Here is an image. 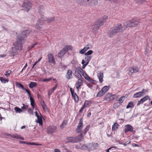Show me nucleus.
Returning <instances> with one entry per match:
<instances>
[{
    "label": "nucleus",
    "instance_id": "603ef678",
    "mask_svg": "<svg viewBox=\"0 0 152 152\" xmlns=\"http://www.w3.org/2000/svg\"><path fill=\"white\" fill-rule=\"evenodd\" d=\"M54 90H53V89H51L49 90L48 92V95L49 96H51L52 94L54 92Z\"/></svg>",
    "mask_w": 152,
    "mask_h": 152
},
{
    "label": "nucleus",
    "instance_id": "4d7b16f0",
    "mask_svg": "<svg viewBox=\"0 0 152 152\" xmlns=\"http://www.w3.org/2000/svg\"><path fill=\"white\" fill-rule=\"evenodd\" d=\"M23 106L22 107L23 109H27L28 108V105H25L24 104H23Z\"/></svg>",
    "mask_w": 152,
    "mask_h": 152
},
{
    "label": "nucleus",
    "instance_id": "7c9ffc66",
    "mask_svg": "<svg viewBox=\"0 0 152 152\" xmlns=\"http://www.w3.org/2000/svg\"><path fill=\"white\" fill-rule=\"evenodd\" d=\"M30 100L31 102V105L33 108L34 107L35 101L34 99L31 97H30Z\"/></svg>",
    "mask_w": 152,
    "mask_h": 152
},
{
    "label": "nucleus",
    "instance_id": "a211bd4d",
    "mask_svg": "<svg viewBox=\"0 0 152 152\" xmlns=\"http://www.w3.org/2000/svg\"><path fill=\"white\" fill-rule=\"evenodd\" d=\"M149 98V97L148 96H147L141 99L137 104V105L139 106L140 104H142L144 102Z\"/></svg>",
    "mask_w": 152,
    "mask_h": 152
},
{
    "label": "nucleus",
    "instance_id": "09e8293b",
    "mask_svg": "<svg viewBox=\"0 0 152 152\" xmlns=\"http://www.w3.org/2000/svg\"><path fill=\"white\" fill-rule=\"evenodd\" d=\"M82 75L86 80H87L89 77L85 72H84L82 74Z\"/></svg>",
    "mask_w": 152,
    "mask_h": 152
},
{
    "label": "nucleus",
    "instance_id": "49530a36",
    "mask_svg": "<svg viewBox=\"0 0 152 152\" xmlns=\"http://www.w3.org/2000/svg\"><path fill=\"white\" fill-rule=\"evenodd\" d=\"M86 80L94 84V82H95V81L94 80H93L91 78L89 77H88V78Z\"/></svg>",
    "mask_w": 152,
    "mask_h": 152
},
{
    "label": "nucleus",
    "instance_id": "a878e982",
    "mask_svg": "<svg viewBox=\"0 0 152 152\" xmlns=\"http://www.w3.org/2000/svg\"><path fill=\"white\" fill-rule=\"evenodd\" d=\"M37 84L36 82H31L29 85V87L31 88H32L36 86Z\"/></svg>",
    "mask_w": 152,
    "mask_h": 152
},
{
    "label": "nucleus",
    "instance_id": "72a5a7b5",
    "mask_svg": "<svg viewBox=\"0 0 152 152\" xmlns=\"http://www.w3.org/2000/svg\"><path fill=\"white\" fill-rule=\"evenodd\" d=\"M104 94L102 91L101 90L97 93L96 95L97 97H100Z\"/></svg>",
    "mask_w": 152,
    "mask_h": 152
},
{
    "label": "nucleus",
    "instance_id": "bf43d9fd",
    "mask_svg": "<svg viewBox=\"0 0 152 152\" xmlns=\"http://www.w3.org/2000/svg\"><path fill=\"white\" fill-rule=\"evenodd\" d=\"M42 107L43 109L44 110H45V111H46L48 110V108L47 106H46V104L42 105Z\"/></svg>",
    "mask_w": 152,
    "mask_h": 152
},
{
    "label": "nucleus",
    "instance_id": "58836bf2",
    "mask_svg": "<svg viewBox=\"0 0 152 152\" xmlns=\"http://www.w3.org/2000/svg\"><path fill=\"white\" fill-rule=\"evenodd\" d=\"M133 69V72L134 73H136L138 72L139 70V68L137 66L132 67Z\"/></svg>",
    "mask_w": 152,
    "mask_h": 152
},
{
    "label": "nucleus",
    "instance_id": "7ed1b4c3",
    "mask_svg": "<svg viewBox=\"0 0 152 152\" xmlns=\"http://www.w3.org/2000/svg\"><path fill=\"white\" fill-rule=\"evenodd\" d=\"M140 20L139 19H133L130 21L126 22L124 24V28H126L129 27L136 26L139 23Z\"/></svg>",
    "mask_w": 152,
    "mask_h": 152
},
{
    "label": "nucleus",
    "instance_id": "f3484780",
    "mask_svg": "<svg viewBox=\"0 0 152 152\" xmlns=\"http://www.w3.org/2000/svg\"><path fill=\"white\" fill-rule=\"evenodd\" d=\"M98 144L97 143H90L88 144V147H89V149L94 150L96 149L98 147Z\"/></svg>",
    "mask_w": 152,
    "mask_h": 152
},
{
    "label": "nucleus",
    "instance_id": "9b49d317",
    "mask_svg": "<svg viewBox=\"0 0 152 152\" xmlns=\"http://www.w3.org/2000/svg\"><path fill=\"white\" fill-rule=\"evenodd\" d=\"M48 62L49 63L51 64H56V61L53 55L52 54L49 53L48 55Z\"/></svg>",
    "mask_w": 152,
    "mask_h": 152
},
{
    "label": "nucleus",
    "instance_id": "5701e85b",
    "mask_svg": "<svg viewBox=\"0 0 152 152\" xmlns=\"http://www.w3.org/2000/svg\"><path fill=\"white\" fill-rule=\"evenodd\" d=\"M97 76L98 78L99 79V81L100 83H102L103 81V74L102 73L100 72L99 73L98 75Z\"/></svg>",
    "mask_w": 152,
    "mask_h": 152
},
{
    "label": "nucleus",
    "instance_id": "20e7f679",
    "mask_svg": "<svg viewBox=\"0 0 152 152\" xmlns=\"http://www.w3.org/2000/svg\"><path fill=\"white\" fill-rule=\"evenodd\" d=\"M23 39L20 37H18L17 41L14 43V45L17 50H21L23 47L22 44L24 43Z\"/></svg>",
    "mask_w": 152,
    "mask_h": 152
},
{
    "label": "nucleus",
    "instance_id": "c85d7f7f",
    "mask_svg": "<svg viewBox=\"0 0 152 152\" xmlns=\"http://www.w3.org/2000/svg\"><path fill=\"white\" fill-rule=\"evenodd\" d=\"M11 137L12 138L17 139H20L21 138V136L17 134L12 135L11 136Z\"/></svg>",
    "mask_w": 152,
    "mask_h": 152
},
{
    "label": "nucleus",
    "instance_id": "338daca9",
    "mask_svg": "<svg viewBox=\"0 0 152 152\" xmlns=\"http://www.w3.org/2000/svg\"><path fill=\"white\" fill-rule=\"evenodd\" d=\"M132 146L134 147H139V145L138 144L134 143H133L132 144Z\"/></svg>",
    "mask_w": 152,
    "mask_h": 152
},
{
    "label": "nucleus",
    "instance_id": "a18cd8bd",
    "mask_svg": "<svg viewBox=\"0 0 152 152\" xmlns=\"http://www.w3.org/2000/svg\"><path fill=\"white\" fill-rule=\"evenodd\" d=\"M87 1V0H77L76 1L79 4H81L86 3Z\"/></svg>",
    "mask_w": 152,
    "mask_h": 152
},
{
    "label": "nucleus",
    "instance_id": "2f4dec72",
    "mask_svg": "<svg viewBox=\"0 0 152 152\" xmlns=\"http://www.w3.org/2000/svg\"><path fill=\"white\" fill-rule=\"evenodd\" d=\"M64 48L65 50H66L67 52L69 50H72V47L71 45H66Z\"/></svg>",
    "mask_w": 152,
    "mask_h": 152
},
{
    "label": "nucleus",
    "instance_id": "2eb2a0df",
    "mask_svg": "<svg viewBox=\"0 0 152 152\" xmlns=\"http://www.w3.org/2000/svg\"><path fill=\"white\" fill-rule=\"evenodd\" d=\"M125 127H126V128L124 130V132L125 133H126L128 131H130L131 132H133L134 131L133 127L130 125H125Z\"/></svg>",
    "mask_w": 152,
    "mask_h": 152
},
{
    "label": "nucleus",
    "instance_id": "13d9d810",
    "mask_svg": "<svg viewBox=\"0 0 152 152\" xmlns=\"http://www.w3.org/2000/svg\"><path fill=\"white\" fill-rule=\"evenodd\" d=\"M52 79V78H50L48 79H43L42 81V82L49 81Z\"/></svg>",
    "mask_w": 152,
    "mask_h": 152
},
{
    "label": "nucleus",
    "instance_id": "4468645a",
    "mask_svg": "<svg viewBox=\"0 0 152 152\" xmlns=\"http://www.w3.org/2000/svg\"><path fill=\"white\" fill-rule=\"evenodd\" d=\"M83 78H79L77 80V82L75 85L76 87L77 90H79V88L82 85L83 83Z\"/></svg>",
    "mask_w": 152,
    "mask_h": 152
},
{
    "label": "nucleus",
    "instance_id": "79ce46f5",
    "mask_svg": "<svg viewBox=\"0 0 152 152\" xmlns=\"http://www.w3.org/2000/svg\"><path fill=\"white\" fill-rule=\"evenodd\" d=\"M38 10L39 12V13L41 14L42 13H43L44 12V10L43 9L42 6H40L38 7Z\"/></svg>",
    "mask_w": 152,
    "mask_h": 152
},
{
    "label": "nucleus",
    "instance_id": "9d476101",
    "mask_svg": "<svg viewBox=\"0 0 152 152\" xmlns=\"http://www.w3.org/2000/svg\"><path fill=\"white\" fill-rule=\"evenodd\" d=\"M108 17L107 15L103 16L97 20L96 22L100 26L103 25L107 19Z\"/></svg>",
    "mask_w": 152,
    "mask_h": 152
},
{
    "label": "nucleus",
    "instance_id": "4be33fe9",
    "mask_svg": "<svg viewBox=\"0 0 152 152\" xmlns=\"http://www.w3.org/2000/svg\"><path fill=\"white\" fill-rule=\"evenodd\" d=\"M55 19V18L54 17L48 18L44 17V20L47 22V23H51L53 22Z\"/></svg>",
    "mask_w": 152,
    "mask_h": 152
},
{
    "label": "nucleus",
    "instance_id": "c756f323",
    "mask_svg": "<svg viewBox=\"0 0 152 152\" xmlns=\"http://www.w3.org/2000/svg\"><path fill=\"white\" fill-rule=\"evenodd\" d=\"M134 105L133 103V102H129L126 106V108L127 109H128L129 108H132L133 107H134Z\"/></svg>",
    "mask_w": 152,
    "mask_h": 152
},
{
    "label": "nucleus",
    "instance_id": "39448f33",
    "mask_svg": "<svg viewBox=\"0 0 152 152\" xmlns=\"http://www.w3.org/2000/svg\"><path fill=\"white\" fill-rule=\"evenodd\" d=\"M44 17L43 15L41 16V18L38 20L37 22L35 25L36 28L39 29L41 28V26L45 23Z\"/></svg>",
    "mask_w": 152,
    "mask_h": 152
},
{
    "label": "nucleus",
    "instance_id": "ddd939ff",
    "mask_svg": "<svg viewBox=\"0 0 152 152\" xmlns=\"http://www.w3.org/2000/svg\"><path fill=\"white\" fill-rule=\"evenodd\" d=\"M100 26L96 22L95 23L92 24L91 25V28L94 32H95L99 29Z\"/></svg>",
    "mask_w": 152,
    "mask_h": 152
},
{
    "label": "nucleus",
    "instance_id": "412c9836",
    "mask_svg": "<svg viewBox=\"0 0 152 152\" xmlns=\"http://www.w3.org/2000/svg\"><path fill=\"white\" fill-rule=\"evenodd\" d=\"M74 75L77 78H82V77L81 75V74L79 72L77 71V69H75V72L74 73Z\"/></svg>",
    "mask_w": 152,
    "mask_h": 152
},
{
    "label": "nucleus",
    "instance_id": "e2e57ef3",
    "mask_svg": "<svg viewBox=\"0 0 152 152\" xmlns=\"http://www.w3.org/2000/svg\"><path fill=\"white\" fill-rule=\"evenodd\" d=\"M0 80L1 81L2 83H5L6 82V80L5 79L0 77Z\"/></svg>",
    "mask_w": 152,
    "mask_h": 152
},
{
    "label": "nucleus",
    "instance_id": "c03bdc74",
    "mask_svg": "<svg viewBox=\"0 0 152 152\" xmlns=\"http://www.w3.org/2000/svg\"><path fill=\"white\" fill-rule=\"evenodd\" d=\"M92 48V46L91 45H86L84 48V49L86 51L88 50L89 49H90L91 48Z\"/></svg>",
    "mask_w": 152,
    "mask_h": 152
},
{
    "label": "nucleus",
    "instance_id": "69168bd1",
    "mask_svg": "<svg viewBox=\"0 0 152 152\" xmlns=\"http://www.w3.org/2000/svg\"><path fill=\"white\" fill-rule=\"evenodd\" d=\"M86 85H87V86L88 87V88H91L92 87V86H91L90 84H89L88 83H86Z\"/></svg>",
    "mask_w": 152,
    "mask_h": 152
},
{
    "label": "nucleus",
    "instance_id": "ea45409f",
    "mask_svg": "<svg viewBox=\"0 0 152 152\" xmlns=\"http://www.w3.org/2000/svg\"><path fill=\"white\" fill-rule=\"evenodd\" d=\"M129 72L128 73L129 75H132V74L134 72H133V69L132 67H130L129 69Z\"/></svg>",
    "mask_w": 152,
    "mask_h": 152
},
{
    "label": "nucleus",
    "instance_id": "473e14b6",
    "mask_svg": "<svg viewBox=\"0 0 152 152\" xmlns=\"http://www.w3.org/2000/svg\"><path fill=\"white\" fill-rule=\"evenodd\" d=\"M91 56H86L85 57V59L86 61V63H88V64L89 62L91 59Z\"/></svg>",
    "mask_w": 152,
    "mask_h": 152
},
{
    "label": "nucleus",
    "instance_id": "5fc2aeb1",
    "mask_svg": "<svg viewBox=\"0 0 152 152\" xmlns=\"http://www.w3.org/2000/svg\"><path fill=\"white\" fill-rule=\"evenodd\" d=\"M75 148L77 149H82V144L80 143L79 144L75 145Z\"/></svg>",
    "mask_w": 152,
    "mask_h": 152
},
{
    "label": "nucleus",
    "instance_id": "bb28decb",
    "mask_svg": "<svg viewBox=\"0 0 152 152\" xmlns=\"http://www.w3.org/2000/svg\"><path fill=\"white\" fill-rule=\"evenodd\" d=\"M72 98L74 99L75 101L76 102H77L79 100V99L78 96L76 93H75V94L72 95Z\"/></svg>",
    "mask_w": 152,
    "mask_h": 152
},
{
    "label": "nucleus",
    "instance_id": "f03ea898",
    "mask_svg": "<svg viewBox=\"0 0 152 152\" xmlns=\"http://www.w3.org/2000/svg\"><path fill=\"white\" fill-rule=\"evenodd\" d=\"M123 26L121 24H117L111 28L107 32V35L110 37H111L116 34L121 32L122 30Z\"/></svg>",
    "mask_w": 152,
    "mask_h": 152
},
{
    "label": "nucleus",
    "instance_id": "423d86ee",
    "mask_svg": "<svg viewBox=\"0 0 152 152\" xmlns=\"http://www.w3.org/2000/svg\"><path fill=\"white\" fill-rule=\"evenodd\" d=\"M57 129V127L54 126H48L46 132L49 134H53Z\"/></svg>",
    "mask_w": 152,
    "mask_h": 152
},
{
    "label": "nucleus",
    "instance_id": "0eeeda50",
    "mask_svg": "<svg viewBox=\"0 0 152 152\" xmlns=\"http://www.w3.org/2000/svg\"><path fill=\"white\" fill-rule=\"evenodd\" d=\"M104 98L106 100L110 101L115 99L117 98V96L115 94L108 93L106 94Z\"/></svg>",
    "mask_w": 152,
    "mask_h": 152
},
{
    "label": "nucleus",
    "instance_id": "393cba45",
    "mask_svg": "<svg viewBox=\"0 0 152 152\" xmlns=\"http://www.w3.org/2000/svg\"><path fill=\"white\" fill-rule=\"evenodd\" d=\"M37 120H36V122L37 123H39V124L42 126V118L41 116H39L37 117Z\"/></svg>",
    "mask_w": 152,
    "mask_h": 152
},
{
    "label": "nucleus",
    "instance_id": "4c0bfd02",
    "mask_svg": "<svg viewBox=\"0 0 152 152\" xmlns=\"http://www.w3.org/2000/svg\"><path fill=\"white\" fill-rule=\"evenodd\" d=\"M87 148H89V147H88V144L87 145V144H83L82 145V149L83 150H85Z\"/></svg>",
    "mask_w": 152,
    "mask_h": 152
},
{
    "label": "nucleus",
    "instance_id": "37998d69",
    "mask_svg": "<svg viewBox=\"0 0 152 152\" xmlns=\"http://www.w3.org/2000/svg\"><path fill=\"white\" fill-rule=\"evenodd\" d=\"M75 69H77V71H78L79 72H80L81 73V74L84 72L83 70L80 66H78L77 68Z\"/></svg>",
    "mask_w": 152,
    "mask_h": 152
},
{
    "label": "nucleus",
    "instance_id": "de8ad7c7",
    "mask_svg": "<svg viewBox=\"0 0 152 152\" xmlns=\"http://www.w3.org/2000/svg\"><path fill=\"white\" fill-rule=\"evenodd\" d=\"M125 98V96H121L119 98L118 101L120 103H122L124 100Z\"/></svg>",
    "mask_w": 152,
    "mask_h": 152
},
{
    "label": "nucleus",
    "instance_id": "6e6d98bb",
    "mask_svg": "<svg viewBox=\"0 0 152 152\" xmlns=\"http://www.w3.org/2000/svg\"><path fill=\"white\" fill-rule=\"evenodd\" d=\"M24 90L25 91H26V92L28 94L29 97H31V92L29 90H28V89H27L25 88Z\"/></svg>",
    "mask_w": 152,
    "mask_h": 152
},
{
    "label": "nucleus",
    "instance_id": "b1692460",
    "mask_svg": "<svg viewBox=\"0 0 152 152\" xmlns=\"http://www.w3.org/2000/svg\"><path fill=\"white\" fill-rule=\"evenodd\" d=\"M142 92H139L133 95L134 98H139L144 95Z\"/></svg>",
    "mask_w": 152,
    "mask_h": 152
},
{
    "label": "nucleus",
    "instance_id": "f8f14e48",
    "mask_svg": "<svg viewBox=\"0 0 152 152\" xmlns=\"http://www.w3.org/2000/svg\"><path fill=\"white\" fill-rule=\"evenodd\" d=\"M29 31L25 30L22 32L18 37H20L21 38H23V41H24V38L25 37L28 36L29 34Z\"/></svg>",
    "mask_w": 152,
    "mask_h": 152
},
{
    "label": "nucleus",
    "instance_id": "e433bc0d",
    "mask_svg": "<svg viewBox=\"0 0 152 152\" xmlns=\"http://www.w3.org/2000/svg\"><path fill=\"white\" fill-rule=\"evenodd\" d=\"M109 90V88L107 86H104L102 89V90L105 94L108 90Z\"/></svg>",
    "mask_w": 152,
    "mask_h": 152
},
{
    "label": "nucleus",
    "instance_id": "6ab92c4d",
    "mask_svg": "<svg viewBox=\"0 0 152 152\" xmlns=\"http://www.w3.org/2000/svg\"><path fill=\"white\" fill-rule=\"evenodd\" d=\"M72 72L71 70H69L67 71L66 75V77L67 79H69L72 78Z\"/></svg>",
    "mask_w": 152,
    "mask_h": 152
},
{
    "label": "nucleus",
    "instance_id": "8fccbe9b",
    "mask_svg": "<svg viewBox=\"0 0 152 152\" xmlns=\"http://www.w3.org/2000/svg\"><path fill=\"white\" fill-rule=\"evenodd\" d=\"M136 2L138 4H140L142 3L145 1V0H135Z\"/></svg>",
    "mask_w": 152,
    "mask_h": 152
},
{
    "label": "nucleus",
    "instance_id": "0e129e2a",
    "mask_svg": "<svg viewBox=\"0 0 152 152\" xmlns=\"http://www.w3.org/2000/svg\"><path fill=\"white\" fill-rule=\"evenodd\" d=\"M19 142L21 143H25V144H28V145H29V143H30L28 142H27L23 141H20Z\"/></svg>",
    "mask_w": 152,
    "mask_h": 152
},
{
    "label": "nucleus",
    "instance_id": "f704fd0d",
    "mask_svg": "<svg viewBox=\"0 0 152 152\" xmlns=\"http://www.w3.org/2000/svg\"><path fill=\"white\" fill-rule=\"evenodd\" d=\"M118 124L116 123H115L112 126V130H116L118 128Z\"/></svg>",
    "mask_w": 152,
    "mask_h": 152
},
{
    "label": "nucleus",
    "instance_id": "dca6fc26",
    "mask_svg": "<svg viewBox=\"0 0 152 152\" xmlns=\"http://www.w3.org/2000/svg\"><path fill=\"white\" fill-rule=\"evenodd\" d=\"M87 4L89 6H94L98 4L96 0H87Z\"/></svg>",
    "mask_w": 152,
    "mask_h": 152
},
{
    "label": "nucleus",
    "instance_id": "cd10ccee",
    "mask_svg": "<svg viewBox=\"0 0 152 152\" xmlns=\"http://www.w3.org/2000/svg\"><path fill=\"white\" fill-rule=\"evenodd\" d=\"M67 125V122L66 121H64L62 124L60 125V127L63 129L65 127L66 125Z\"/></svg>",
    "mask_w": 152,
    "mask_h": 152
},
{
    "label": "nucleus",
    "instance_id": "052dcab7",
    "mask_svg": "<svg viewBox=\"0 0 152 152\" xmlns=\"http://www.w3.org/2000/svg\"><path fill=\"white\" fill-rule=\"evenodd\" d=\"M86 51V50H85V49L84 48L83 49H82L81 50H80V52L79 53L80 54H84L85 53V52Z\"/></svg>",
    "mask_w": 152,
    "mask_h": 152
},
{
    "label": "nucleus",
    "instance_id": "f257e3e1",
    "mask_svg": "<svg viewBox=\"0 0 152 152\" xmlns=\"http://www.w3.org/2000/svg\"><path fill=\"white\" fill-rule=\"evenodd\" d=\"M90 128V125H87L82 132V133L75 137H70L66 138L67 142L71 143H77L79 142L83 139L85 135Z\"/></svg>",
    "mask_w": 152,
    "mask_h": 152
},
{
    "label": "nucleus",
    "instance_id": "1a4fd4ad",
    "mask_svg": "<svg viewBox=\"0 0 152 152\" xmlns=\"http://www.w3.org/2000/svg\"><path fill=\"white\" fill-rule=\"evenodd\" d=\"M31 3L28 1L24 2L22 4V7L23 8V10L27 12L30 9L31 7Z\"/></svg>",
    "mask_w": 152,
    "mask_h": 152
},
{
    "label": "nucleus",
    "instance_id": "680f3d73",
    "mask_svg": "<svg viewBox=\"0 0 152 152\" xmlns=\"http://www.w3.org/2000/svg\"><path fill=\"white\" fill-rule=\"evenodd\" d=\"M37 44H34L31 45L30 46H29L28 48V50H31V48L34 47L35 45Z\"/></svg>",
    "mask_w": 152,
    "mask_h": 152
},
{
    "label": "nucleus",
    "instance_id": "a19ab883",
    "mask_svg": "<svg viewBox=\"0 0 152 152\" xmlns=\"http://www.w3.org/2000/svg\"><path fill=\"white\" fill-rule=\"evenodd\" d=\"M16 85L18 87L21 88L23 90H24L25 89V88H24L23 85L21 84H20L18 83H16Z\"/></svg>",
    "mask_w": 152,
    "mask_h": 152
},
{
    "label": "nucleus",
    "instance_id": "6e6552de",
    "mask_svg": "<svg viewBox=\"0 0 152 152\" xmlns=\"http://www.w3.org/2000/svg\"><path fill=\"white\" fill-rule=\"evenodd\" d=\"M83 126V119L82 118L80 119L79 123L77 126V128L76 130L77 133H79L82 132V129Z\"/></svg>",
    "mask_w": 152,
    "mask_h": 152
},
{
    "label": "nucleus",
    "instance_id": "3c124183",
    "mask_svg": "<svg viewBox=\"0 0 152 152\" xmlns=\"http://www.w3.org/2000/svg\"><path fill=\"white\" fill-rule=\"evenodd\" d=\"M93 53V51L92 50H89L87 52L85 53V55L88 56L89 55H91Z\"/></svg>",
    "mask_w": 152,
    "mask_h": 152
},
{
    "label": "nucleus",
    "instance_id": "aec40b11",
    "mask_svg": "<svg viewBox=\"0 0 152 152\" xmlns=\"http://www.w3.org/2000/svg\"><path fill=\"white\" fill-rule=\"evenodd\" d=\"M67 52L66 50H65L64 48L58 53V57L59 58H61Z\"/></svg>",
    "mask_w": 152,
    "mask_h": 152
},
{
    "label": "nucleus",
    "instance_id": "c9c22d12",
    "mask_svg": "<svg viewBox=\"0 0 152 152\" xmlns=\"http://www.w3.org/2000/svg\"><path fill=\"white\" fill-rule=\"evenodd\" d=\"M14 109L17 113H20L23 111L22 109L18 107H15L14 108Z\"/></svg>",
    "mask_w": 152,
    "mask_h": 152
},
{
    "label": "nucleus",
    "instance_id": "774afa93",
    "mask_svg": "<svg viewBox=\"0 0 152 152\" xmlns=\"http://www.w3.org/2000/svg\"><path fill=\"white\" fill-rule=\"evenodd\" d=\"M84 106H83L81 108L80 110H79V112L81 113L82 112L83 110L84 109Z\"/></svg>",
    "mask_w": 152,
    "mask_h": 152
},
{
    "label": "nucleus",
    "instance_id": "864d4df0",
    "mask_svg": "<svg viewBox=\"0 0 152 152\" xmlns=\"http://www.w3.org/2000/svg\"><path fill=\"white\" fill-rule=\"evenodd\" d=\"M11 72V70H8L6 72V73L5 74V75L7 77H8L10 75Z\"/></svg>",
    "mask_w": 152,
    "mask_h": 152
}]
</instances>
